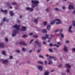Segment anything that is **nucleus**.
Instances as JSON below:
<instances>
[{"instance_id":"1","label":"nucleus","mask_w":75,"mask_h":75,"mask_svg":"<svg viewBox=\"0 0 75 75\" xmlns=\"http://www.w3.org/2000/svg\"><path fill=\"white\" fill-rule=\"evenodd\" d=\"M55 57L53 56H49V58L50 59H49V58H47V59L48 60L49 62L48 63V64L50 65L52 63V60L51 59H55Z\"/></svg>"},{"instance_id":"2","label":"nucleus","mask_w":75,"mask_h":75,"mask_svg":"<svg viewBox=\"0 0 75 75\" xmlns=\"http://www.w3.org/2000/svg\"><path fill=\"white\" fill-rule=\"evenodd\" d=\"M13 27L15 28L17 30H20V28L21 27V25H20L16 24L13 26Z\"/></svg>"},{"instance_id":"3","label":"nucleus","mask_w":75,"mask_h":75,"mask_svg":"<svg viewBox=\"0 0 75 75\" xmlns=\"http://www.w3.org/2000/svg\"><path fill=\"white\" fill-rule=\"evenodd\" d=\"M13 33L12 34V37H15L17 34V33H19V32L18 30H17L15 29H14L13 30Z\"/></svg>"},{"instance_id":"4","label":"nucleus","mask_w":75,"mask_h":75,"mask_svg":"<svg viewBox=\"0 0 75 75\" xmlns=\"http://www.w3.org/2000/svg\"><path fill=\"white\" fill-rule=\"evenodd\" d=\"M61 21L60 19H58L57 18H55V20H53L52 22L50 23V24L51 25H54V24H55V21Z\"/></svg>"},{"instance_id":"5","label":"nucleus","mask_w":75,"mask_h":75,"mask_svg":"<svg viewBox=\"0 0 75 75\" xmlns=\"http://www.w3.org/2000/svg\"><path fill=\"white\" fill-rule=\"evenodd\" d=\"M0 62H2L3 64H6V63H8V60L6 59H0Z\"/></svg>"},{"instance_id":"6","label":"nucleus","mask_w":75,"mask_h":75,"mask_svg":"<svg viewBox=\"0 0 75 75\" xmlns=\"http://www.w3.org/2000/svg\"><path fill=\"white\" fill-rule=\"evenodd\" d=\"M31 2L32 4H35L36 6H37V4H39V1L37 0H35V1L32 0Z\"/></svg>"},{"instance_id":"7","label":"nucleus","mask_w":75,"mask_h":75,"mask_svg":"<svg viewBox=\"0 0 75 75\" xmlns=\"http://www.w3.org/2000/svg\"><path fill=\"white\" fill-rule=\"evenodd\" d=\"M35 44H37L39 47H41V43L38 42V40H36L35 41Z\"/></svg>"},{"instance_id":"8","label":"nucleus","mask_w":75,"mask_h":75,"mask_svg":"<svg viewBox=\"0 0 75 75\" xmlns=\"http://www.w3.org/2000/svg\"><path fill=\"white\" fill-rule=\"evenodd\" d=\"M19 44L21 45H24V46L27 45V44L24 42H20Z\"/></svg>"},{"instance_id":"9","label":"nucleus","mask_w":75,"mask_h":75,"mask_svg":"<svg viewBox=\"0 0 75 75\" xmlns=\"http://www.w3.org/2000/svg\"><path fill=\"white\" fill-rule=\"evenodd\" d=\"M26 9L27 10H29V11H33L34 10V9H33V8H31L29 7H26Z\"/></svg>"},{"instance_id":"10","label":"nucleus","mask_w":75,"mask_h":75,"mask_svg":"<svg viewBox=\"0 0 75 75\" xmlns=\"http://www.w3.org/2000/svg\"><path fill=\"white\" fill-rule=\"evenodd\" d=\"M5 46L4 45V44L3 43H0V48H4Z\"/></svg>"},{"instance_id":"11","label":"nucleus","mask_w":75,"mask_h":75,"mask_svg":"<svg viewBox=\"0 0 75 75\" xmlns=\"http://www.w3.org/2000/svg\"><path fill=\"white\" fill-rule=\"evenodd\" d=\"M27 30V28L25 26H23L22 28V30L23 31H25Z\"/></svg>"},{"instance_id":"12","label":"nucleus","mask_w":75,"mask_h":75,"mask_svg":"<svg viewBox=\"0 0 75 75\" xmlns=\"http://www.w3.org/2000/svg\"><path fill=\"white\" fill-rule=\"evenodd\" d=\"M72 25H70L69 27V32H70V33H72V30H71V29H72Z\"/></svg>"},{"instance_id":"13","label":"nucleus","mask_w":75,"mask_h":75,"mask_svg":"<svg viewBox=\"0 0 75 75\" xmlns=\"http://www.w3.org/2000/svg\"><path fill=\"white\" fill-rule=\"evenodd\" d=\"M69 10H71V9H74V6H73L70 5H69Z\"/></svg>"},{"instance_id":"14","label":"nucleus","mask_w":75,"mask_h":75,"mask_svg":"<svg viewBox=\"0 0 75 75\" xmlns=\"http://www.w3.org/2000/svg\"><path fill=\"white\" fill-rule=\"evenodd\" d=\"M38 68L39 70H40V71H43V68L41 66H38Z\"/></svg>"},{"instance_id":"15","label":"nucleus","mask_w":75,"mask_h":75,"mask_svg":"<svg viewBox=\"0 0 75 75\" xmlns=\"http://www.w3.org/2000/svg\"><path fill=\"white\" fill-rule=\"evenodd\" d=\"M1 11L2 12L6 13V14H7V10H4L3 9H1Z\"/></svg>"},{"instance_id":"16","label":"nucleus","mask_w":75,"mask_h":75,"mask_svg":"<svg viewBox=\"0 0 75 75\" xmlns=\"http://www.w3.org/2000/svg\"><path fill=\"white\" fill-rule=\"evenodd\" d=\"M47 29L48 31H50L51 30V26L50 25H47Z\"/></svg>"},{"instance_id":"17","label":"nucleus","mask_w":75,"mask_h":75,"mask_svg":"<svg viewBox=\"0 0 75 75\" xmlns=\"http://www.w3.org/2000/svg\"><path fill=\"white\" fill-rule=\"evenodd\" d=\"M42 32H43V33H47V31L45 29H43L42 30Z\"/></svg>"},{"instance_id":"18","label":"nucleus","mask_w":75,"mask_h":75,"mask_svg":"<svg viewBox=\"0 0 75 75\" xmlns=\"http://www.w3.org/2000/svg\"><path fill=\"white\" fill-rule=\"evenodd\" d=\"M34 22L36 24H37V23H38V21L37 19L36 18L34 20Z\"/></svg>"},{"instance_id":"19","label":"nucleus","mask_w":75,"mask_h":75,"mask_svg":"<svg viewBox=\"0 0 75 75\" xmlns=\"http://www.w3.org/2000/svg\"><path fill=\"white\" fill-rule=\"evenodd\" d=\"M49 74H50V72H49L48 71H46L44 74V75H49Z\"/></svg>"},{"instance_id":"20","label":"nucleus","mask_w":75,"mask_h":75,"mask_svg":"<svg viewBox=\"0 0 75 75\" xmlns=\"http://www.w3.org/2000/svg\"><path fill=\"white\" fill-rule=\"evenodd\" d=\"M10 14L11 16H13L14 15V13H13L12 11H10Z\"/></svg>"},{"instance_id":"21","label":"nucleus","mask_w":75,"mask_h":75,"mask_svg":"<svg viewBox=\"0 0 75 75\" xmlns=\"http://www.w3.org/2000/svg\"><path fill=\"white\" fill-rule=\"evenodd\" d=\"M1 53L3 54V55H6V51H2Z\"/></svg>"},{"instance_id":"22","label":"nucleus","mask_w":75,"mask_h":75,"mask_svg":"<svg viewBox=\"0 0 75 75\" xmlns=\"http://www.w3.org/2000/svg\"><path fill=\"white\" fill-rule=\"evenodd\" d=\"M63 50L65 52H68V49L67 47H65L63 49Z\"/></svg>"},{"instance_id":"23","label":"nucleus","mask_w":75,"mask_h":75,"mask_svg":"<svg viewBox=\"0 0 75 75\" xmlns=\"http://www.w3.org/2000/svg\"><path fill=\"white\" fill-rule=\"evenodd\" d=\"M55 9L57 11H61V9H59L58 8H56Z\"/></svg>"},{"instance_id":"24","label":"nucleus","mask_w":75,"mask_h":75,"mask_svg":"<svg viewBox=\"0 0 75 75\" xmlns=\"http://www.w3.org/2000/svg\"><path fill=\"white\" fill-rule=\"evenodd\" d=\"M60 37H61L62 38H64V35L62 33H61L60 34Z\"/></svg>"},{"instance_id":"25","label":"nucleus","mask_w":75,"mask_h":75,"mask_svg":"<svg viewBox=\"0 0 75 75\" xmlns=\"http://www.w3.org/2000/svg\"><path fill=\"white\" fill-rule=\"evenodd\" d=\"M37 63L38 64H41V65H43V64H44V63L41 61H38L37 62Z\"/></svg>"},{"instance_id":"26","label":"nucleus","mask_w":75,"mask_h":75,"mask_svg":"<svg viewBox=\"0 0 75 75\" xmlns=\"http://www.w3.org/2000/svg\"><path fill=\"white\" fill-rule=\"evenodd\" d=\"M43 24L45 26L46 25H47V21H45L43 23Z\"/></svg>"},{"instance_id":"27","label":"nucleus","mask_w":75,"mask_h":75,"mask_svg":"<svg viewBox=\"0 0 75 75\" xmlns=\"http://www.w3.org/2000/svg\"><path fill=\"white\" fill-rule=\"evenodd\" d=\"M73 25L74 27H75V22L74 21H72Z\"/></svg>"},{"instance_id":"28","label":"nucleus","mask_w":75,"mask_h":75,"mask_svg":"<svg viewBox=\"0 0 75 75\" xmlns=\"http://www.w3.org/2000/svg\"><path fill=\"white\" fill-rule=\"evenodd\" d=\"M39 57L40 58H42V59H44V57H43L40 54L39 55Z\"/></svg>"},{"instance_id":"29","label":"nucleus","mask_w":75,"mask_h":75,"mask_svg":"<svg viewBox=\"0 0 75 75\" xmlns=\"http://www.w3.org/2000/svg\"><path fill=\"white\" fill-rule=\"evenodd\" d=\"M16 22L18 24H20L21 23V21H20V20H17L16 21Z\"/></svg>"},{"instance_id":"30","label":"nucleus","mask_w":75,"mask_h":75,"mask_svg":"<svg viewBox=\"0 0 75 75\" xmlns=\"http://www.w3.org/2000/svg\"><path fill=\"white\" fill-rule=\"evenodd\" d=\"M33 37L34 38H38V36L37 35H33Z\"/></svg>"},{"instance_id":"31","label":"nucleus","mask_w":75,"mask_h":75,"mask_svg":"<svg viewBox=\"0 0 75 75\" xmlns=\"http://www.w3.org/2000/svg\"><path fill=\"white\" fill-rule=\"evenodd\" d=\"M5 40L6 42H8V38H5Z\"/></svg>"},{"instance_id":"32","label":"nucleus","mask_w":75,"mask_h":75,"mask_svg":"<svg viewBox=\"0 0 75 75\" xmlns=\"http://www.w3.org/2000/svg\"><path fill=\"white\" fill-rule=\"evenodd\" d=\"M59 22H57L56 23V24L58 25L59 24H62V22L60 21H59Z\"/></svg>"},{"instance_id":"33","label":"nucleus","mask_w":75,"mask_h":75,"mask_svg":"<svg viewBox=\"0 0 75 75\" xmlns=\"http://www.w3.org/2000/svg\"><path fill=\"white\" fill-rule=\"evenodd\" d=\"M11 4L14 6V5H16L17 4V3L16 2H14Z\"/></svg>"},{"instance_id":"34","label":"nucleus","mask_w":75,"mask_h":75,"mask_svg":"<svg viewBox=\"0 0 75 75\" xmlns=\"http://www.w3.org/2000/svg\"><path fill=\"white\" fill-rule=\"evenodd\" d=\"M45 37L46 38H48V37H49V35H47V34H45Z\"/></svg>"},{"instance_id":"35","label":"nucleus","mask_w":75,"mask_h":75,"mask_svg":"<svg viewBox=\"0 0 75 75\" xmlns=\"http://www.w3.org/2000/svg\"><path fill=\"white\" fill-rule=\"evenodd\" d=\"M35 6L34 5V4H32L31 6V7L32 8H35Z\"/></svg>"},{"instance_id":"36","label":"nucleus","mask_w":75,"mask_h":75,"mask_svg":"<svg viewBox=\"0 0 75 75\" xmlns=\"http://www.w3.org/2000/svg\"><path fill=\"white\" fill-rule=\"evenodd\" d=\"M49 51H50V52H53V50L51 49H49Z\"/></svg>"},{"instance_id":"37","label":"nucleus","mask_w":75,"mask_h":75,"mask_svg":"<svg viewBox=\"0 0 75 75\" xmlns=\"http://www.w3.org/2000/svg\"><path fill=\"white\" fill-rule=\"evenodd\" d=\"M22 50L23 51H26V50L25 49V48H24V47H23L22 48Z\"/></svg>"},{"instance_id":"38","label":"nucleus","mask_w":75,"mask_h":75,"mask_svg":"<svg viewBox=\"0 0 75 75\" xmlns=\"http://www.w3.org/2000/svg\"><path fill=\"white\" fill-rule=\"evenodd\" d=\"M61 32H60L59 33H58V34H57L56 35V36H59V35H61Z\"/></svg>"},{"instance_id":"39","label":"nucleus","mask_w":75,"mask_h":75,"mask_svg":"<svg viewBox=\"0 0 75 75\" xmlns=\"http://www.w3.org/2000/svg\"><path fill=\"white\" fill-rule=\"evenodd\" d=\"M61 32H60L59 33H58V34H57L56 35V36H59V35H61Z\"/></svg>"},{"instance_id":"40","label":"nucleus","mask_w":75,"mask_h":75,"mask_svg":"<svg viewBox=\"0 0 75 75\" xmlns=\"http://www.w3.org/2000/svg\"><path fill=\"white\" fill-rule=\"evenodd\" d=\"M28 71V70H23V73H25L26 72H27V71Z\"/></svg>"},{"instance_id":"41","label":"nucleus","mask_w":75,"mask_h":75,"mask_svg":"<svg viewBox=\"0 0 75 75\" xmlns=\"http://www.w3.org/2000/svg\"><path fill=\"white\" fill-rule=\"evenodd\" d=\"M7 18H6V17H5L3 19V21H5V20H6V19Z\"/></svg>"},{"instance_id":"42","label":"nucleus","mask_w":75,"mask_h":75,"mask_svg":"<svg viewBox=\"0 0 75 75\" xmlns=\"http://www.w3.org/2000/svg\"><path fill=\"white\" fill-rule=\"evenodd\" d=\"M16 51L18 53H20V51L18 50H16Z\"/></svg>"},{"instance_id":"43","label":"nucleus","mask_w":75,"mask_h":75,"mask_svg":"<svg viewBox=\"0 0 75 75\" xmlns=\"http://www.w3.org/2000/svg\"><path fill=\"white\" fill-rule=\"evenodd\" d=\"M13 58V57L12 56H10V58L9 59H12Z\"/></svg>"},{"instance_id":"44","label":"nucleus","mask_w":75,"mask_h":75,"mask_svg":"<svg viewBox=\"0 0 75 75\" xmlns=\"http://www.w3.org/2000/svg\"><path fill=\"white\" fill-rule=\"evenodd\" d=\"M40 51H41V49H39L37 51V52L38 53H40Z\"/></svg>"},{"instance_id":"45","label":"nucleus","mask_w":75,"mask_h":75,"mask_svg":"<svg viewBox=\"0 0 75 75\" xmlns=\"http://www.w3.org/2000/svg\"><path fill=\"white\" fill-rule=\"evenodd\" d=\"M49 45L50 47H52L53 46V44L52 43H50Z\"/></svg>"},{"instance_id":"46","label":"nucleus","mask_w":75,"mask_h":75,"mask_svg":"<svg viewBox=\"0 0 75 75\" xmlns=\"http://www.w3.org/2000/svg\"><path fill=\"white\" fill-rule=\"evenodd\" d=\"M23 38H25V37H27V35H24L22 36Z\"/></svg>"},{"instance_id":"47","label":"nucleus","mask_w":75,"mask_h":75,"mask_svg":"<svg viewBox=\"0 0 75 75\" xmlns=\"http://www.w3.org/2000/svg\"><path fill=\"white\" fill-rule=\"evenodd\" d=\"M67 68H68L69 69H70L71 68V66H67Z\"/></svg>"},{"instance_id":"48","label":"nucleus","mask_w":75,"mask_h":75,"mask_svg":"<svg viewBox=\"0 0 75 75\" xmlns=\"http://www.w3.org/2000/svg\"><path fill=\"white\" fill-rule=\"evenodd\" d=\"M7 6H10V5H11L10 4V3L8 2L7 3Z\"/></svg>"},{"instance_id":"49","label":"nucleus","mask_w":75,"mask_h":75,"mask_svg":"<svg viewBox=\"0 0 75 75\" xmlns=\"http://www.w3.org/2000/svg\"><path fill=\"white\" fill-rule=\"evenodd\" d=\"M42 38L43 40H46L47 39V38H46L44 37H42Z\"/></svg>"},{"instance_id":"50","label":"nucleus","mask_w":75,"mask_h":75,"mask_svg":"<svg viewBox=\"0 0 75 75\" xmlns=\"http://www.w3.org/2000/svg\"><path fill=\"white\" fill-rule=\"evenodd\" d=\"M33 41H34V40L33 39H32L31 41H30L29 44H31V42H33Z\"/></svg>"},{"instance_id":"51","label":"nucleus","mask_w":75,"mask_h":75,"mask_svg":"<svg viewBox=\"0 0 75 75\" xmlns=\"http://www.w3.org/2000/svg\"><path fill=\"white\" fill-rule=\"evenodd\" d=\"M46 11H47V12H49L50 11L49 9L48 8H47L46 9Z\"/></svg>"},{"instance_id":"52","label":"nucleus","mask_w":75,"mask_h":75,"mask_svg":"<svg viewBox=\"0 0 75 75\" xmlns=\"http://www.w3.org/2000/svg\"><path fill=\"white\" fill-rule=\"evenodd\" d=\"M72 51L73 52H74V51H75V48H73L72 49Z\"/></svg>"},{"instance_id":"53","label":"nucleus","mask_w":75,"mask_h":75,"mask_svg":"<svg viewBox=\"0 0 75 75\" xmlns=\"http://www.w3.org/2000/svg\"><path fill=\"white\" fill-rule=\"evenodd\" d=\"M45 64L46 65H47V61H45Z\"/></svg>"},{"instance_id":"54","label":"nucleus","mask_w":75,"mask_h":75,"mask_svg":"<svg viewBox=\"0 0 75 75\" xmlns=\"http://www.w3.org/2000/svg\"><path fill=\"white\" fill-rule=\"evenodd\" d=\"M61 74L62 75H66V74L65 73H61Z\"/></svg>"},{"instance_id":"55","label":"nucleus","mask_w":75,"mask_h":75,"mask_svg":"<svg viewBox=\"0 0 75 75\" xmlns=\"http://www.w3.org/2000/svg\"><path fill=\"white\" fill-rule=\"evenodd\" d=\"M33 35V33H30L29 34V35L31 36Z\"/></svg>"},{"instance_id":"56","label":"nucleus","mask_w":75,"mask_h":75,"mask_svg":"<svg viewBox=\"0 0 75 75\" xmlns=\"http://www.w3.org/2000/svg\"><path fill=\"white\" fill-rule=\"evenodd\" d=\"M62 8L63 9H65V8H66V7L65 6H63L62 7Z\"/></svg>"},{"instance_id":"57","label":"nucleus","mask_w":75,"mask_h":75,"mask_svg":"<svg viewBox=\"0 0 75 75\" xmlns=\"http://www.w3.org/2000/svg\"><path fill=\"white\" fill-rule=\"evenodd\" d=\"M65 65L66 66H70V65H69V64L68 63L66 64H65Z\"/></svg>"},{"instance_id":"58","label":"nucleus","mask_w":75,"mask_h":75,"mask_svg":"<svg viewBox=\"0 0 75 75\" xmlns=\"http://www.w3.org/2000/svg\"><path fill=\"white\" fill-rule=\"evenodd\" d=\"M29 74V72H28V71H27L26 72V75H28Z\"/></svg>"},{"instance_id":"59","label":"nucleus","mask_w":75,"mask_h":75,"mask_svg":"<svg viewBox=\"0 0 75 75\" xmlns=\"http://www.w3.org/2000/svg\"><path fill=\"white\" fill-rule=\"evenodd\" d=\"M65 42H66V43H69V42L68 40H67L65 41Z\"/></svg>"},{"instance_id":"60","label":"nucleus","mask_w":75,"mask_h":75,"mask_svg":"<svg viewBox=\"0 0 75 75\" xmlns=\"http://www.w3.org/2000/svg\"><path fill=\"white\" fill-rule=\"evenodd\" d=\"M8 21H9V19H7L6 20V22H7V23L8 22Z\"/></svg>"},{"instance_id":"61","label":"nucleus","mask_w":75,"mask_h":75,"mask_svg":"<svg viewBox=\"0 0 75 75\" xmlns=\"http://www.w3.org/2000/svg\"><path fill=\"white\" fill-rule=\"evenodd\" d=\"M67 72H70V70L68 69H67Z\"/></svg>"},{"instance_id":"62","label":"nucleus","mask_w":75,"mask_h":75,"mask_svg":"<svg viewBox=\"0 0 75 75\" xmlns=\"http://www.w3.org/2000/svg\"><path fill=\"white\" fill-rule=\"evenodd\" d=\"M43 44H46V42H43Z\"/></svg>"},{"instance_id":"63","label":"nucleus","mask_w":75,"mask_h":75,"mask_svg":"<svg viewBox=\"0 0 75 75\" xmlns=\"http://www.w3.org/2000/svg\"><path fill=\"white\" fill-rule=\"evenodd\" d=\"M55 32L56 33H57V32H58V31H59V30H55Z\"/></svg>"},{"instance_id":"64","label":"nucleus","mask_w":75,"mask_h":75,"mask_svg":"<svg viewBox=\"0 0 75 75\" xmlns=\"http://www.w3.org/2000/svg\"><path fill=\"white\" fill-rule=\"evenodd\" d=\"M73 13L74 14H75V10L73 11Z\"/></svg>"}]
</instances>
